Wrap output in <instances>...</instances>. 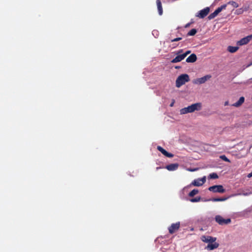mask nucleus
<instances>
[{
  "label": "nucleus",
  "instance_id": "17",
  "mask_svg": "<svg viewBox=\"0 0 252 252\" xmlns=\"http://www.w3.org/2000/svg\"><path fill=\"white\" fill-rule=\"evenodd\" d=\"M156 2L157 4L158 14L159 15H161L163 13V10L161 1L160 0H157Z\"/></svg>",
  "mask_w": 252,
  "mask_h": 252
},
{
  "label": "nucleus",
  "instance_id": "1",
  "mask_svg": "<svg viewBox=\"0 0 252 252\" xmlns=\"http://www.w3.org/2000/svg\"><path fill=\"white\" fill-rule=\"evenodd\" d=\"M202 104L201 103H196L191 104L187 107H185L180 110L181 114H185L188 113H192L195 111H199L201 109Z\"/></svg>",
  "mask_w": 252,
  "mask_h": 252
},
{
  "label": "nucleus",
  "instance_id": "23",
  "mask_svg": "<svg viewBox=\"0 0 252 252\" xmlns=\"http://www.w3.org/2000/svg\"><path fill=\"white\" fill-rule=\"evenodd\" d=\"M197 32V30L195 29H191L187 34L189 36H193Z\"/></svg>",
  "mask_w": 252,
  "mask_h": 252
},
{
  "label": "nucleus",
  "instance_id": "10",
  "mask_svg": "<svg viewBox=\"0 0 252 252\" xmlns=\"http://www.w3.org/2000/svg\"><path fill=\"white\" fill-rule=\"evenodd\" d=\"M209 11V7H207L204 9L199 11V13L196 16L200 18H203L208 14Z\"/></svg>",
  "mask_w": 252,
  "mask_h": 252
},
{
  "label": "nucleus",
  "instance_id": "14",
  "mask_svg": "<svg viewBox=\"0 0 252 252\" xmlns=\"http://www.w3.org/2000/svg\"><path fill=\"white\" fill-rule=\"evenodd\" d=\"M197 60L196 56L195 54H191L189 57H188L186 59V62L187 63H194Z\"/></svg>",
  "mask_w": 252,
  "mask_h": 252
},
{
  "label": "nucleus",
  "instance_id": "29",
  "mask_svg": "<svg viewBox=\"0 0 252 252\" xmlns=\"http://www.w3.org/2000/svg\"><path fill=\"white\" fill-rule=\"evenodd\" d=\"M232 5L235 7H237L238 6V5L237 4V3L234 1H232Z\"/></svg>",
  "mask_w": 252,
  "mask_h": 252
},
{
  "label": "nucleus",
  "instance_id": "34",
  "mask_svg": "<svg viewBox=\"0 0 252 252\" xmlns=\"http://www.w3.org/2000/svg\"><path fill=\"white\" fill-rule=\"evenodd\" d=\"M219 158H226V157H225V155H221V156H220Z\"/></svg>",
  "mask_w": 252,
  "mask_h": 252
},
{
  "label": "nucleus",
  "instance_id": "9",
  "mask_svg": "<svg viewBox=\"0 0 252 252\" xmlns=\"http://www.w3.org/2000/svg\"><path fill=\"white\" fill-rule=\"evenodd\" d=\"M180 226V222H176L175 223H172L171 225L169 227L168 230L170 234H173L176 231H177Z\"/></svg>",
  "mask_w": 252,
  "mask_h": 252
},
{
  "label": "nucleus",
  "instance_id": "19",
  "mask_svg": "<svg viewBox=\"0 0 252 252\" xmlns=\"http://www.w3.org/2000/svg\"><path fill=\"white\" fill-rule=\"evenodd\" d=\"M238 47L237 46H229L227 48V50L229 52L233 53L236 52L238 50Z\"/></svg>",
  "mask_w": 252,
  "mask_h": 252
},
{
  "label": "nucleus",
  "instance_id": "21",
  "mask_svg": "<svg viewBox=\"0 0 252 252\" xmlns=\"http://www.w3.org/2000/svg\"><path fill=\"white\" fill-rule=\"evenodd\" d=\"M198 193V190L197 189H193L189 194V196L190 197H193Z\"/></svg>",
  "mask_w": 252,
  "mask_h": 252
},
{
  "label": "nucleus",
  "instance_id": "8",
  "mask_svg": "<svg viewBox=\"0 0 252 252\" xmlns=\"http://www.w3.org/2000/svg\"><path fill=\"white\" fill-rule=\"evenodd\" d=\"M252 39V35H248L242 38L237 42V44L240 46L244 45L248 43Z\"/></svg>",
  "mask_w": 252,
  "mask_h": 252
},
{
  "label": "nucleus",
  "instance_id": "3",
  "mask_svg": "<svg viewBox=\"0 0 252 252\" xmlns=\"http://www.w3.org/2000/svg\"><path fill=\"white\" fill-rule=\"evenodd\" d=\"M215 220L220 225L227 224L231 222V220L230 219H224L220 215H217L215 217Z\"/></svg>",
  "mask_w": 252,
  "mask_h": 252
},
{
  "label": "nucleus",
  "instance_id": "7",
  "mask_svg": "<svg viewBox=\"0 0 252 252\" xmlns=\"http://www.w3.org/2000/svg\"><path fill=\"white\" fill-rule=\"evenodd\" d=\"M206 180V176H204L201 178H198L196 180H194L192 182V185L196 187L201 186L205 183Z\"/></svg>",
  "mask_w": 252,
  "mask_h": 252
},
{
  "label": "nucleus",
  "instance_id": "15",
  "mask_svg": "<svg viewBox=\"0 0 252 252\" xmlns=\"http://www.w3.org/2000/svg\"><path fill=\"white\" fill-rule=\"evenodd\" d=\"M244 101H245L244 97L241 96L240 97L239 100L238 101H237L236 102L233 103L232 105V106L236 107H238L240 106L244 102Z\"/></svg>",
  "mask_w": 252,
  "mask_h": 252
},
{
  "label": "nucleus",
  "instance_id": "24",
  "mask_svg": "<svg viewBox=\"0 0 252 252\" xmlns=\"http://www.w3.org/2000/svg\"><path fill=\"white\" fill-rule=\"evenodd\" d=\"M218 15V14L217 13H216V12L215 11L213 13H211V14H210L209 15V16L208 17V18L209 20L213 19L215 17H216Z\"/></svg>",
  "mask_w": 252,
  "mask_h": 252
},
{
  "label": "nucleus",
  "instance_id": "36",
  "mask_svg": "<svg viewBox=\"0 0 252 252\" xmlns=\"http://www.w3.org/2000/svg\"><path fill=\"white\" fill-rule=\"evenodd\" d=\"M250 194V193H244V194L245 195H249Z\"/></svg>",
  "mask_w": 252,
  "mask_h": 252
},
{
  "label": "nucleus",
  "instance_id": "5",
  "mask_svg": "<svg viewBox=\"0 0 252 252\" xmlns=\"http://www.w3.org/2000/svg\"><path fill=\"white\" fill-rule=\"evenodd\" d=\"M211 78L210 75H206L202 77L197 78L193 80V83L196 84H201L205 83L208 80Z\"/></svg>",
  "mask_w": 252,
  "mask_h": 252
},
{
  "label": "nucleus",
  "instance_id": "33",
  "mask_svg": "<svg viewBox=\"0 0 252 252\" xmlns=\"http://www.w3.org/2000/svg\"><path fill=\"white\" fill-rule=\"evenodd\" d=\"M227 105H228V101H225L224 103V105L226 106Z\"/></svg>",
  "mask_w": 252,
  "mask_h": 252
},
{
  "label": "nucleus",
  "instance_id": "6",
  "mask_svg": "<svg viewBox=\"0 0 252 252\" xmlns=\"http://www.w3.org/2000/svg\"><path fill=\"white\" fill-rule=\"evenodd\" d=\"M201 240L205 243H208L210 244L215 242L217 240V238L213 237L211 236L203 235L201 237Z\"/></svg>",
  "mask_w": 252,
  "mask_h": 252
},
{
  "label": "nucleus",
  "instance_id": "20",
  "mask_svg": "<svg viewBox=\"0 0 252 252\" xmlns=\"http://www.w3.org/2000/svg\"><path fill=\"white\" fill-rule=\"evenodd\" d=\"M226 7V4H223L222 5H221V6L217 8L216 10H215V11L216 12V13H217L218 14H219V13H220L223 9H225Z\"/></svg>",
  "mask_w": 252,
  "mask_h": 252
},
{
  "label": "nucleus",
  "instance_id": "16",
  "mask_svg": "<svg viewBox=\"0 0 252 252\" xmlns=\"http://www.w3.org/2000/svg\"><path fill=\"white\" fill-rule=\"evenodd\" d=\"M185 58L184 57H183V55L182 54H181V55H177V56L174 58L171 61V62L172 63H178V62H181V61H182L183 60H184Z\"/></svg>",
  "mask_w": 252,
  "mask_h": 252
},
{
  "label": "nucleus",
  "instance_id": "27",
  "mask_svg": "<svg viewBox=\"0 0 252 252\" xmlns=\"http://www.w3.org/2000/svg\"><path fill=\"white\" fill-rule=\"evenodd\" d=\"M191 52V51L190 50H188L187 51H186L185 53L183 54V57H184V58H185L188 55H189V54H190Z\"/></svg>",
  "mask_w": 252,
  "mask_h": 252
},
{
  "label": "nucleus",
  "instance_id": "4",
  "mask_svg": "<svg viewBox=\"0 0 252 252\" xmlns=\"http://www.w3.org/2000/svg\"><path fill=\"white\" fill-rule=\"evenodd\" d=\"M209 190L213 192L223 193L225 189L222 185H215L210 187L208 189Z\"/></svg>",
  "mask_w": 252,
  "mask_h": 252
},
{
  "label": "nucleus",
  "instance_id": "28",
  "mask_svg": "<svg viewBox=\"0 0 252 252\" xmlns=\"http://www.w3.org/2000/svg\"><path fill=\"white\" fill-rule=\"evenodd\" d=\"M183 52V49H181V50H179V51H178L176 53V55H180V54H181V53Z\"/></svg>",
  "mask_w": 252,
  "mask_h": 252
},
{
  "label": "nucleus",
  "instance_id": "13",
  "mask_svg": "<svg viewBox=\"0 0 252 252\" xmlns=\"http://www.w3.org/2000/svg\"><path fill=\"white\" fill-rule=\"evenodd\" d=\"M179 166L178 164L177 163H172L166 165L165 166V168L167 169L169 171H174L176 170Z\"/></svg>",
  "mask_w": 252,
  "mask_h": 252
},
{
  "label": "nucleus",
  "instance_id": "35",
  "mask_svg": "<svg viewBox=\"0 0 252 252\" xmlns=\"http://www.w3.org/2000/svg\"><path fill=\"white\" fill-rule=\"evenodd\" d=\"M173 104H174V102H172V103L170 104V106L172 107V106H173Z\"/></svg>",
  "mask_w": 252,
  "mask_h": 252
},
{
  "label": "nucleus",
  "instance_id": "30",
  "mask_svg": "<svg viewBox=\"0 0 252 252\" xmlns=\"http://www.w3.org/2000/svg\"><path fill=\"white\" fill-rule=\"evenodd\" d=\"M188 170L192 172L197 170V169H189Z\"/></svg>",
  "mask_w": 252,
  "mask_h": 252
},
{
  "label": "nucleus",
  "instance_id": "38",
  "mask_svg": "<svg viewBox=\"0 0 252 252\" xmlns=\"http://www.w3.org/2000/svg\"><path fill=\"white\" fill-rule=\"evenodd\" d=\"M160 167H157V169L160 168Z\"/></svg>",
  "mask_w": 252,
  "mask_h": 252
},
{
  "label": "nucleus",
  "instance_id": "25",
  "mask_svg": "<svg viewBox=\"0 0 252 252\" xmlns=\"http://www.w3.org/2000/svg\"><path fill=\"white\" fill-rule=\"evenodd\" d=\"M200 197H197L190 199V201L192 202H196L199 201L200 200Z\"/></svg>",
  "mask_w": 252,
  "mask_h": 252
},
{
  "label": "nucleus",
  "instance_id": "22",
  "mask_svg": "<svg viewBox=\"0 0 252 252\" xmlns=\"http://www.w3.org/2000/svg\"><path fill=\"white\" fill-rule=\"evenodd\" d=\"M219 178L218 175L216 173H212L210 174L209 176H208L209 179H216Z\"/></svg>",
  "mask_w": 252,
  "mask_h": 252
},
{
  "label": "nucleus",
  "instance_id": "32",
  "mask_svg": "<svg viewBox=\"0 0 252 252\" xmlns=\"http://www.w3.org/2000/svg\"><path fill=\"white\" fill-rule=\"evenodd\" d=\"M248 177L251 178L252 177V171L248 175Z\"/></svg>",
  "mask_w": 252,
  "mask_h": 252
},
{
  "label": "nucleus",
  "instance_id": "12",
  "mask_svg": "<svg viewBox=\"0 0 252 252\" xmlns=\"http://www.w3.org/2000/svg\"><path fill=\"white\" fill-rule=\"evenodd\" d=\"M219 244L216 242H214L212 243L208 244L207 246L206 247V249L208 250H213L215 249H217L219 247Z\"/></svg>",
  "mask_w": 252,
  "mask_h": 252
},
{
  "label": "nucleus",
  "instance_id": "2",
  "mask_svg": "<svg viewBox=\"0 0 252 252\" xmlns=\"http://www.w3.org/2000/svg\"><path fill=\"white\" fill-rule=\"evenodd\" d=\"M189 81V76L187 74H183L178 77L176 80V86L180 88L184 85L186 82Z\"/></svg>",
  "mask_w": 252,
  "mask_h": 252
},
{
  "label": "nucleus",
  "instance_id": "11",
  "mask_svg": "<svg viewBox=\"0 0 252 252\" xmlns=\"http://www.w3.org/2000/svg\"><path fill=\"white\" fill-rule=\"evenodd\" d=\"M157 149L160 152L163 156L166 157L171 158L173 156V154L167 152L165 149L160 146L157 147Z\"/></svg>",
  "mask_w": 252,
  "mask_h": 252
},
{
  "label": "nucleus",
  "instance_id": "37",
  "mask_svg": "<svg viewBox=\"0 0 252 252\" xmlns=\"http://www.w3.org/2000/svg\"><path fill=\"white\" fill-rule=\"evenodd\" d=\"M180 68V66H176V67H175V68Z\"/></svg>",
  "mask_w": 252,
  "mask_h": 252
},
{
  "label": "nucleus",
  "instance_id": "18",
  "mask_svg": "<svg viewBox=\"0 0 252 252\" xmlns=\"http://www.w3.org/2000/svg\"><path fill=\"white\" fill-rule=\"evenodd\" d=\"M228 198L227 197H218V198H212L209 200L212 201L213 202H218V201H223L226 200Z\"/></svg>",
  "mask_w": 252,
  "mask_h": 252
},
{
  "label": "nucleus",
  "instance_id": "31",
  "mask_svg": "<svg viewBox=\"0 0 252 252\" xmlns=\"http://www.w3.org/2000/svg\"><path fill=\"white\" fill-rule=\"evenodd\" d=\"M223 160L227 162H230L229 158H222Z\"/></svg>",
  "mask_w": 252,
  "mask_h": 252
},
{
  "label": "nucleus",
  "instance_id": "26",
  "mask_svg": "<svg viewBox=\"0 0 252 252\" xmlns=\"http://www.w3.org/2000/svg\"><path fill=\"white\" fill-rule=\"evenodd\" d=\"M182 39V37H177L171 40V42H176L180 41Z\"/></svg>",
  "mask_w": 252,
  "mask_h": 252
}]
</instances>
